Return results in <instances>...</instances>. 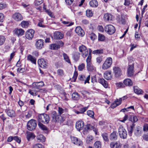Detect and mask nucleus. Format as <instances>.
I'll list each match as a JSON object with an SVG mask.
<instances>
[{
  "mask_svg": "<svg viewBox=\"0 0 148 148\" xmlns=\"http://www.w3.org/2000/svg\"><path fill=\"white\" fill-rule=\"evenodd\" d=\"M30 24V22L29 21H22L21 23L22 27L24 28H27Z\"/></svg>",
  "mask_w": 148,
  "mask_h": 148,
  "instance_id": "cd10ccee",
  "label": "nucleus"
},
{
  "mask_svg": "<svg viewBox=\"0 0 148 148\" xmlns=\"http://www.w3.org/2000/svg\"><path fill=\"white\" fill-rule=\"evenodd\" d=\"M38 125L39 127L43 130H47V128L46 127L40 122H38Z\"/></svg>",
  "mask_w": 148,
  "mask_h": 148,
  "instance_id": "09e8293b",
  "label": "nucleus"
},
{
  "mask_svg": "<svg viewBox=\"0 0 148 148\" xmlns=\"http://www.w3.org/2000/svg\"><path fill=\"white\" fill-rule=\"evenodd\" d=\"M71 139L72 143L78 146H82L83 142L80 139L74 136H71Z\"/></svg>",
  "mask_w": 148,
  "mask_h": 148,
  "instance_id": "6e6552de",
  "label": "nucleus"
},
{
  "mask_svg": "<svg viewBox=\"0 0 148 148\" xmlns=\"http://www.w3.org/2000/svg\"><path fill=\"white\" fill-rule=\"evenodd\" d=\"M105 39V36L102 34H99L98 36V40L100 41H103Z\"/></svg>",
  "mask_w": 148,
  "mask_h": 148,
  "instance_id": "13d9d810",
  "label": "nucleus"
},
{
  "mask_svg": "<svg viewBox=\"0 0 148 148\" xmlns=\"http://www.w3.org/2000/svg\"><path fill=\"white\" fill-rule=\"evenodd\" d=\"M38 63L39 66L43 68H46L47 66V63L43 59H39L38 61Z\"/></svg>",
  "mask_w": 148,
  "mask_h": 148,
  "instance_id": "2eb2a0df",
  "label": "nucleus"
},
{
  "mask_svg": "<svg viewBox=\"0 0 148 148\" xmlns=\"http://www.w3.org/2000/svg\"><path fill=\"white\" fill-rule=\"evenodd\" d=\"M37 138L38 142H43L45 141V138L42 134L39 135L37 136Z\"/></svg>",
  "mask_w": 148,
  "mask_h": 148,
  "instance_id": "f704fd0d",
  "label": "nucleus"
},
{
  "mask_svg": "<svg viewBox=\"0 0 148 148\" xmlns=\"http://www.w3.org/2000/svg\"><path fill=\"white\" fill-rule=\"evenodd\" d=\"M12 18L16 21H20L23 19L22 15L19 12H16L12 16Z\"/></svg>",
  "mask_w": 148,
  "mask_h": 148,
  "instance_id": "9b49d317",
  "label": "nucleus"
},
{
  "mask_svg": "<svg viewBox=\"0 0 148 148\" xmlns=\"http://www.w3.org/2000/svg\"><path fill=\"white\" fill-rule=\"evenodd\" d=\"M92 137L91 136H89L86 138V142L88 144L90 143L91 141L92 140Z\"/></svg>",
  "mask_w": 148,
  "mask_h": 148,
  "instance_id": "0e129e2a",
  "label": "nucleus"
},
{
  "mask_svg": "<svg viewBox=\"0 0 148 148\" xmlns=\"http://www.w3.org/2000/svg\"><path fill=\"white\" fill-rule=\"evenodd\" d=\"M6 113L8 115L11 117H14L16 116L15 112L13 110H7Z\"/></svg>",
  "mask_w": 148,
  "mask_h": 148,
  "instance_id": "a878e982",
  "label": "nucleus"
},
{
  "mask_svg": "<svg viewBox=\"0 0 148 148\" xmlns=\"http://www.w3.org/2000/svg\"><path fill=\"white\" fill-rule=\"evenodd\" d=\"M79 51L81 53L83 58L87 56L88 54V51L86 47L84 45H82L79 47Z\"/></svg>",
  "mask_w": 148,
  "mask_h": 148,
  "instance_id": "423d86ee",
  "label": "nucleus"
},
{
  "mask_svg": "<svg viewBox=\"0 0 148 148\" xmlns=\"http://www.w3.org/2000/svg\"><path fill=\"white\" fill-rule=\"evenodd\" d=\"M62 23L64 25H67V26H71L74 24L73 22H70L69 21H62Z\"/></svg>",
  "mask_w": 148,
  "mask_h": 148,
  "instance_id": "4d7b16f0",
  "label": "nucleus"
},
{
  "mask_svg": "<svg viewBox=\"0 0 148 148\" xmlns=\"http://www.w3.org/2000/svg\"><path fill=\"white\" fill-rule=\"evenodd\" d=\"M91 56H88L86 60V62L87 63V64L92 63L91 62Z\"/></svg>",
  "mask_w": 148,
  "mask_h": 148,
  "instance_id": "69168bd1",
  "label": "nucleus"
},
{
  "mask_svg": "<svg viewBox=\"0 0 148 148\" xmlns=\"http://www.w3.org/2000/svg\"><path fill=\"white\" fill-rule=\"evenodd\" d=\"M94 146L95 148H101V143L99 141H97L94 143Z\"/></svg>",
  "mask_w": 148,
  "mask_h": 148,
  "instance_id": "603ef678",
  "label": "nucleus"
},
{
  "mask_svg": "<svg viewBox=\"0 0 148 148\" xmlns=\"http://www.w3.org/2000/svg\"><path fill=\"white\" fill-rule=\"evenodd\" d=\"M63 56L65 61L71 64V61L68 56L65 53L63 54Z\"/></svg>",
  "mask_w": 148,
  "mask_h": 148,
  "instance_id": "a18cd8bd",
  "label": "nucleus"
},
{
  "mask_svg": "<svg viewBox=\"0 0 148 148\" xmlns=\"http://www.w3.org/2000/svg\"><path fill=\"white\" fill-rule=\"evenodd\" d=\"M105 31L107 33L109 34H112L115 31V29L112 25H109L105 27Z\"/></svg>",
  "mask_w": 148,
  "mask_h": 148,
  "instance_id": "0eeeda50",
  "label": "nucleus"
},
{
  "mask_svg": "<svg viewBox=\"0 0 148 148\" xmlns=\"http://www.w3.org/2000/svg\"><path fill=\"white\" fill-rule=\"evenodd\" d=\"M118 136L117 135V132L114 131L110 135V139L111 140L114 141L117 139Z\"/></svg>",
  "mask_w": 148,
  "mask_h": 148,
  "instance_id": "5701e85b",
  "label": "nucleus"
},
{
  "mask_svg": "<svg viewBox=\"0 0 148 148\" xmlns=\"http://www.w3.org/2000/svg\"><path fill=\"white\" fill-rule=\"evenodd\" d=\"M53 36L55 38L60 39L63 38L64 35L60 32H56L54 33Z\"/></svg>",
  "mask_w": 148,
  "mask_h": 148,
  "instance_id": "4be33fe9",
  "label": "nucleus"
},
{
  "mask_svg": "<svg viewBox=\"0 0 148 148\" xmlns=\"http://www.w3.org/2000/svg\"><path fill=\"white\" fill-rule=\"evenodd\" d=\"M84 122L82 121H78L76 122L75 127L77 130L79 131L84 127Z\"/></svg>",
  "mask_w": 148,
  "mask_h": 148,
  "instance_id": "dca6fc26",
  "label": "nucleus"
},
{
  "mask_svg": "<svg viewBox=\"0 0 148 148\" xmlns=\"http://www.w3.org/2000/svg\"><path fill=\"white\" fill-rule=\"evenodd\" d=\"M87 114L90 117H91L93 119H94V112L90 110H88L87 112Z\"/></svg>",
  "mask_w": 148,
  "mask_h": 148,
  "instance_id": "8fccbe9b",
  "label": "nucleus"
},
{
  "mask_svg": "<svg viewBox=\"0 0 148 148\" xmlns=\"http://www.w3.org/2000/svg\"><path fill=\"white\" fill-rule=\"evenodd\" d=\"M114 102L115 103H113V104L111 105V107L112 108H115L121 104V99H117L116 101H115Z\"/></svg>",
  "mask_w": 148,
  "mask_h": 148,
  "instance_id": "72a5a7b5",
  "label": "nucleus"
},
{
  "mask_svg": "<svg viewBox=\"0 0 148 148\" xmlns=\"http://www.w3.org/2000/svg\"><path fill=\"white\" fill-rule=\"evenodd\" d=\"M75 31L79 36L81 37L83 36L84 34V30L80 27H77L75 29Z\"/></svg>",
  "mask_w": 148,
  "mask_h": 148,
  "instance_id": "f3484780",
  "label": "nucleus"
},
{
  "mask_svg": "<svg viewBox=\"0 0 148 148\" xmlns=\"http://www.w3.org/2000/svg\"><path fill=\"white\" fill-rule=\"evenodd\" d=\"M85 66L84 63H82L78 66V70L79 71H82L84 68Z\"/></svg>",
  "mask_w": 148,
  "mask_h": 148,
  "instance_id": "e2e57ef3",
  "label": "nucleus"
},
{
  "mask_svg": "<svg viewBox=\"0 0 148 148\" xmlns=\"http://www.w3.org/2000/svg\"><path fill=\"white\" fill-rule=\"evenodd\" d=\"M101 136L105 141L107 142L109 141L108 135L107 133H103L101 134Z\"/></svg>",
  "mask_w": 148,
  "mask_h": 148,
  "instance_id": "ea45409f",
  "label": "nucleus"
},
{
  "mask_svg": "<svg viewBox=\"0 0 148 148\" xmlns=\"http://www.w3.org/2000/svg\"><path fill=\"white\" fill-rule=\"evenodd\" d=\"M72 97L74 100H78L79 99V96L78 93L76 92H74L72 95Z\"/></svg>",
  "mask_w": 148,
  "mask_h": 148,
  "instance_id": "4c0bfd02",
  "label": "nucleus"
},
{
  "mask_svg": "<svg viewBox=\"0 0 148 148\" xmlns=\"http://www.w3.org/2000/svg\"><path fill=\"white\" fill-rule=\"evenodd\" d=\"M89 36L91 40H94L97 38L96 35L93 33H92L90 34L89 35Z\"/></svg>",
  "mask_w": 148,
  "mask_h": 148,
  "instance_id": "052dcab7",
  "label": "nucleus"
},
{
  "mask_svg": "<svg viewBox=\"0 0 148 148\" xmlns=\"http://www.w3.org/2000/svg\"><path fill=\"white\" fill-rule=\"evenodd\" d=\"M118 132L120 137L123 139L127 138V133L126 130L122 125H120L118 129Z\"/></svg>",
  "mask_w": 148,
  "mask_h": 148,
  "instance_id": "f03ea898",
  "label": "nucleus"
},
{
  "mask_svg": "<svg viewBox=\"0 0 148 148\" xmlns=\"http://www.w3.org/2000/svg\"><path fill=\"white\" fill-rule=\"evenodd\" d=\"M112 63V59L110 57L107 58L102 66V69L106 70L109 68Z\"/></svg>",
  "mask_w": 148,
  "mask_h": 148,
  "instance_id": "39448f33",
  "label": "nucleus"
},
{
  "mask_svg": "<svg viewBox=\"0 0 148 148\" xmlns=\"http://www.w3.org/2000/svg\"><path fill=\"white\" fill-rule=\"evenodd\" d=\"M134 64L132 65H129L127 69L128 76L129 77H131L134 74Z\"/></svg>",
  "mask_w": 148,
  "mask_h": 148,
  "instance_id": "a211bd4d",
  "label": "nucleus"
},
{
  "mask_svg": "<svg viewBox=\"0 0 148 148\" xmlns=\"http://www.w3.org/2000/svg\"><path fill=\"white\" fill-rule=\"evenodd\" d=\"M121 19L120 16H118L117 19L119 21V22L123 24H125V17L124 14H121Z\"/></svg>",
  "mask_w": 148,
  "mask_h": 148,
  "instance_id": "bb28decb",
  "label": "nucleus"
},
{
  "mask_svg": "<svg viewBox=\"0 0 148 148\" xmlns=\"http://www.w3.org/2000/svg\"><path fill=\"white\" fill-rule=\"evenodd\" d=\"M123 83L126 86H130L132 85V82L130 79H127L124 80Z\"/></svg>",
  "mask_w": 148,
  "mask_h": 148,
  "instance_id": "473e14b6",
  "label": "nucleus"
},
{
  "mask_svg": "<svg viewBox=\"0 0 148 148\" xmlns=\"http://www.w3.org/2000/svg\"><path fill=\"white\" fill-rule=\"evenodd\" d=\"M43 2V0H36L34 2V4L35 6H38L41 4Z\"/></svg>",
  "mask_w": 148,
  "mask_h": 148,
  "instance_id": "bf43d9fd",
  "label": "nucleus"
},
{
  "mask_svg": "<svg viewBox=\"0 0 148 148\" xmlns=\"http://www.w3.org/2000/svg\"><path fill=\"white\" fill-rule=\"evenodd\" d=\"M34 33V30L30 29L27 31L25 35L26 38L28 40H31L33 37Z\"/></svg>",
  "mask_w": 148,
  "mask_h": 148,
  "instance_id": "f8f14e48",
  "label": "nucleus"
},
{
  "mask_svg": "<svg viewBox=\"0 0 148 148\" xmlns=\"http://www.w3.org/2000/svg\"><path fill=\"white\" fill-rule=\"evenodd\" d=\"M111 71H107L105 72L104 73V77L107 80L111 79L112 78V76L111 75Z\"/></svg>",
  "mask_w": 148,
  "mask_h": 148,
  "instance_id": "393cba45",
  "label": "nucleus"
},
{
  "mask_svg": "<svg viewBox=\"0 0 148 148\" xmlns=\"http://www.w3.org/2000/svg\"><path fill=\"white\" fill-rule=\"evenodd\" d=\"M27 60L30 61L32 63L36 64V59L30 54L27 57Z\"/></svg>",
  "mask_w": 148,
  "mask_h": 148,
  "instance_id": "b1692460",
  "label": "nucleus"
},
{
  "mask_svg": "<svg viewBox=\"0 0 148 148\" xmlns=\"http://www.w3.org/2000/svg\"><path fill=\"white\" fill-rule=\"evenodd\" d=\"M40 22H39L38 24V26L42 27H46V26L45 25L43 24V20H40Z\"/></svg>",
  "mask_w": 148,
  "mask_h": 148,
  "instance_id": "680f3d73",
  "label": "nucleus"
},
{
  "mask_svg": "<svg viewBox=\"0 0 148 148\" xmlns=\"http://www.w3.org/2000/svg\"><path fill=\"white\" fill-rule=\"evenodd\" d=\"M90 77V75L86 77L84 75H81L79 77V78L80 80L84 81V83L85 84L86 83H89V80Z\"/></svg>",
  "mask_w": 148,
  "mask_h": 148,
  "instance_id": "6ab92c4d",
  "label": "nucleus"
},
{
  "mask_svg": "<svg viewBox=\"0 0 148 148\" xmlns=\"http://www.w3.org/2000/svg\"><path fill=\"white\" fill-rule=\"evenodd\" d=\"M98 82L101 84L105 88H107L108 84L107 82L103 78H100L98 80Z\"/></svg>",
  "mask_w": 148,
  "mask_h": 148,
  "instance_id": "c85d7f7f",
  "label": "nucleus"
},
{
  "mask_svg": "<svg viewBox=\"0 0 148 148\" xmlns=\"http://www.w3.org/2000/svg\"><path fill=\"white\" fill-rule=\"evenodd\" d=\"M35 85L36 86L32 88H38V87H42L44 85V83L43 82L41 81L39 82H35Z\"/></svg>",
  "mask_w": 148,
  "mask_h": 148,
  "instance_id": "c03bdc74",
  "label": "nucleus"
},
{
  "mask_svg": "<svg viewBox=\"0 0 148 148\" xmlns=\"http://www.w3.org/2000/svg\"><path fill=\"white\" fill-rule=\"evenodd\" d=\"M112 15L109 14H106L104 15L103 19L105 21L111 20H112Z\"/></svg>",
  "mask_w": 148,
  "mask_h": 148,
  "instance_id": "e433bc0d",
  "label": "nucleus"
},
{
  "mask_svg": "<svg viewBox=\"0 0 148 148\" xmlns=\"http://www.w3.org/2000/svg\"><path fill=\"white\" fill-rule=\"evenodd\" d=\"M58 75L61 76H62L64 75V72L63 70L62 69H59L57 71Z\"/></svg>",
  "mask_w": 148,
  "mask_h": 148,
  "instance_id": "5fc2aeb1",
  "label": "nucleus"
},
{
  "mask_svg": "<svg viewBox=\"0 0 148 148\" xmlns=\"http://www.w3.org/2000/svg\"><path fill=\"white\" fill-rule=\"evenodd\" d=\"M5 37L3 35L0 36V46L3 45L5 42Z\"/></svg>",
  "mask_w": 148,
  "mask_h": 148,
  "instance_id": "49530a36",
  "label": "nucleus"
},
{
  "mask_svg": "<svg viewBox=\"0 0 148 148\" xmlns=\"http://www.w3.org/2000/svg\"><path fill=\"white\" fill-rule=\"evenodd\" d=\"M33 148H44V146L40 144H37L33 146Z\"/></svg>",
  "mask_w": 148,
  "mask_h": 148,
  "instance_id": "774afa93",
  "label": "nucleus"
},
{
  "mask_svg": "<svg viewBox=\"0 0 148 148\" xmlns=\"http://www.w3.org/2000/svg\"><path fill=\"white\" fill-rule=\"evenodd\" d=\"M86 14L87 17H91L92 16L93 13L91 10H88L86 11Z\"/></svg>",
  "mask_w": 148,
  "mask_h": 148,
  "instance_id": "864d4df0",
  "label": "nucleus"
},
{
  "mask_svg": "<svg viewBox=\"0 0 148 148\" xmlns=\"http://www.w3.org/2000/svg\"><path fill=\"white\" fill-rule=\"evenodd\" d=\"M44 42L42 39H39L37 40L35 43L36 48L38 49H41L44 47Z\"/></svg>",
  "mask_w": 148,
  "mask_h": 148,
  "instance_id": "ddd939ff",
  "label": "nucleus"
},
{
  "mask_svg": "<svg viewBox=\"0 0 148 148\" xmlns=\"http://www.w3.org/2000/svg\"><path fill=\"white\" fill-rule=\"evenodd\" d=\"M32 112L31 111H29L26 114H25V117L27 118H30L32 115Z\"/></svg>",
  "mask_w": 148,
  "mask_h": 148,
  "instance_id": "338daca9",
  "label": "nucleus"
},
{
  "mask_svg": "<svg viewBox=\"0 0 148 148\" xmlns=\"http://www.w3.org/2000/svg\"><path fill=\"white\" fill-rule=\"evenodd\" d=\"M49 116L47 114H43L38 116V122H42L44 124L48 123L49 121Z\"/></svg>",
  "mask_w": 148,
  "mask_h": 148,
  "instance_id": "f257e3e1",
  "label": "nucleus"
},
{
  "mask_svg": "<svg viewBox=\"0 0 148 148\" xmlns=\"http://www.w3.org/2000/svg\"><path fill=\"white\" fill-rule=\"evenodd\" d=\"M129 120L134 123L138 121V119L136 116L130 115L129 117Z\"/></svg>",
  "mask_w": 148,
  "mask_h": 148,
  "instance_id": "c9c22d12",
  "label": "nucleus"
},
{
  "mask_svg": "<svg viewBox=\"0 0 148 148\" xmlns=\"http://www.w3.org/2000/svg\"><path fill=\"white\" fill-rule=\"evenodd\" d=\"M90 6L92 7H96L98 6V3L96 0H92L89 2Z\"/></svg>",
  "mask_w": 148,
  "mask_h": 148,
  "instance_id": "c756f323",
  "label": "nucleus"
},
{
  "mask_svg": "<svg viewBox=\"0 0 148 148\" xmlns=\"http://www.w3.org/2000/svg\"><path fill=\"white\" fill-rule=\"evenodd\" d=\"M113 69L116 77H118L121 75V70L118 67H114Z\"/></svg>",
  "mask_w": 148,
  "mask_h": 148,
  "instance_id": "412c9836",
  "label": "nucleus"
},
{
  "mask_svg": "<svg viewBox=\"0 0 148 148\" xmlns=\"http://www.w3.org/2000/svg\"><path fill=\"white\" fill-rule=\"evenodd\" d=\"M79 53L78 52H75L74 53L73 58L75 61H77L79 60Z\"/></svg>",
  "mask_w": 148,
  "mask_h": 148,
  "instance_id": "de8ad7c7",
  "label": "nucleus"
},
{
  "mask_svg": "<svg viewBox=\"0 0 148 148\" xmlns=\"http://www.w3.org/2000/svg\"><path fill=\"white\" fill-rule=\"evenodd\" d=\"M35 136L33 133H30L28 134L27 135V138L28 141H29L30 139H33L35 137Z\"/></svg>",
  "mask_w": 148,
  "mask_h": 148,
  "instance_id": "37998d69",
  "label": "nucleus"
},
{
  "mask_svg": "<svg viewBox=\"0 0 148 148\" xmlns=\"http://www.w3.org/2000/svg\"><path fill=\"white\" fill-rule=\"evenodd\" d=\"M103 50L102 49H97L93 51L92 53L93 54H100L103 53Z\"/></svg>",
  "mask_w": 148,
  "mask_h": 148,
  "instance_id": "3c124183",
  "label": "nucleus"
},
{
  "mask_svg": "<svg viewBox=\"0 0 148 148\" xmlns=\"http://www.w3.org/2000/svg\"><path fill=\"white\" fill-rule=\"evenodd\" d=\"M27 126L29 130L32 131L35 129L37 126V122L35 120L32 119L28 121Z\"/></svg>",
  "mask_w": 148,
  "mask_h": 148,
  "instance_id": "7ed1b4c3",
  "label": "nucleus"
},
{
  "mask_svg": "<svg viewBox=\"0 0 148 148\" xmlns=\"http://www.w3.org/2000/svg\"><path fill=\"white\" fill-rule=\"evenodd\" d=\"M81 92L84 97H85L86 98L89 97L90 93L89 92L85 90H82Z\"/></svg>",
  "mask_w": 148,
  "mask_h": 148,
  "instance_id": "79ce46f5",
  "label": "nucleus"
},
{
  "mask_svg": "<svg viewBox=\"0 0 148 148\" xmlns=\"http://www.w3.org/2000/svg\"><path fill=\"white\" fill-rule=\"evenodd\" d=\"M51 117L52 118V121L54 122H56L59 121V119L60 116L55 111H52L51 113Z\"/></svg>",
  "mask_w": 148,
  "mask_h": 148,
  "instance_id": "4468645a",
  "label": "nucleus"
},
{
  "mask_svg": "<svg viewBox=\"0 0 148 148\" xmlns=\"http://www.w3.org/2000/svg\"><path fill=\"white\" fill-rule=\"evenodd\" d=\"M64 43L61 41H58L57 44H53L50 45V48L51 49L56 50L63 46Z\"/></svg>",
  "mask_w": 148,
  "mask_h": 148,
  "instance_id": "1a4fd4ad",
  "label": "nucleus"
},
{
  "mask_svg": "<svg viewBox=\"0 0 148 148\" xmlns=\"http://www.w3.org/2000/svg\"><path fill=\"white\" fill-rule=\"evenodd\" d=\"M87 68L89 71H92L95 69V67L93 66L92 63L87 64Z\"/></svg>",
  "mask_w": 148,
  "mask_h": 148,
  "instance_id": "58836bf2",
  "label": "nucleus"
},
{
  "mask_svg": "<svg viewBox=\"0 0 148 148\" xmlns=\"http://www.w3.org/2000/svg\"><path fill=\"white\" fill-rule=\"evenodd\" d=\"M66 110L60 107H58V114L60 116L62 113L65 112Z\"/></svg>",
  "mask_w": 148,
  "mask_h": 148,
  "instance_id": "6e6d98bb",
  "label": "nucleus"
},
{
  "mask_svg": "<svg viewBox=\"0 0 148 148\" xmlns=\"http://www.w3.org/2000/svg\"><path fill=\"white\" fill-rule=\"evenodd\" d=\"M134 92L137 94H141L143 92L142 90L139 88L137 86H134Z\"/></svg>",
  "mask_w": 148,
  "mask_h": 148,
  "instance_id": "a19ab883",
  "label": "nucleus"
},
{
  "mask_svg": "<svg viewBox=\"0 0 148 148\" xmlns=\"http://www.w3.org/2000/svg\"><path fill=\"white\" fill-rule=\"evenodd\" d=\"M134 132L136 136L137 137L140 136L142 132V127L139 126H137L136 127H135L134 129Z\"/></svg>",
  "mask_w": 148,
  "mask_h": 148,
  "instance_id": "9d476101",
  "label": "nucleus"
},
{
  "mask_svg": "<svg viewBox=\"0 0 148 148\" xmlns=\"http://www.w3.org/2000/svg\"><path fill=\"white\" fill-rule=\"evenodd\" d=\"M135 126V124L134 123H133L130 126V128L129 129H128V135L130 136H132V134L133 132H134V129Z\"/></svg>",
  "mask_w": 148,
  "mask_h": 148,
  "instance_id": "7c9ffc66",
  "label": "nucleus"
},
{
  "mask_svg": "<svg viewBox=\"0 0 148 148\" xmlns=\"http://www.w3.org/2000/svg\"><path fill=\"white\" fill-rule=\"evenodd\" d=\"M24 31L22 29H16L14 30V33L18 36H22L24 33Z\"/></svg>",
  "mask_w": 148,
  "mask_h": 148,
  "instance_id": "aec40b11",
  "label": "nucleus"
},
{
  "mask_svg": "<svg viewBox=\"0 0 148 148\" xmlns=\"http://www.w3.org/2000/svg\"><path fill=\"white\" fill-rule=\"evenodd\" d=\"M110 146L112 148H120V143L117 142L111 143Z\"/></svg>",
  "mask_w": 148,
  "mask_h": 148,
  "instance_id": "2f4dec72",
  "label": "nucleus"
},
{
  "mask_svg": "<svg viewBox=\"0 0 148 148\" xmlns=\"http://www.w3.org/2000/svg\"><path fill=\"white\" fill-rule=\"evenodd\" d=\"M47 90L45 89H39L38 88H32V89L30 90L29 91V93L33 96H36L38 95V92L43 93H46Z\"/></svg>",
  "mask_w": 148,
  "mask_h": 148,
  "instance_id": "20e7f679",
  "label": "nucleus"
}]
</instances>
